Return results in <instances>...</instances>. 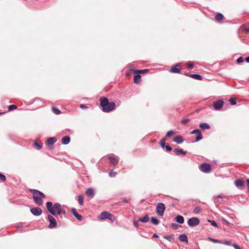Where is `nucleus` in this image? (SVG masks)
Wrapping results in <instances>:
<instances>
[{"instance_id": "nucleus-1", "label": "nucleus", "mask_w": 249, "mask_h": 249, "mask_svg": "<svg viewBox=\"0 0 249 249\" xmlns=\"http://www.w3.org/2000/svg\"><path fill=\"white\" fill-rule=\"evenodd\" d=\"M47 210L53 215H59L62 217V215L65 216L66 214V211L62 207V205L59 203H55L53 205V203L48 201L46 203Z\"/></svg>"}, {"instance_id": "nucleus-2", "label": "nucleus", "mask_w": 249, "mask_h": 249, "mask_svg": "<svg viewBox=\"0 0 249 249\" xmlns=\"http://www.w3.org/2000/svg\"><path fill=\"white\" fill-rule=\"evenodd\" d=\"M100 106L102 108L103 111L105 112H109L115 109V104L114 102H109L108 100L106 97H101Z\"/></svg>"}, {"instance_id": "nucleus-3", "label": "nucleus", "mask_w": 249, "mask_h": 249, "mask_svg": "<svg viewBox=\"0 0 249 249\" xmlns=\"http://www.w3.org/2000/svg\"><path fill=\"white\" fill-rule=\"evenodd\" d=\"M30 191L33 194V198L34 202L39 206L42 205L43 204L42 198L45 197V195L41 192L36 189H30Z\"/></svg>"}, {"instance_id": "nucleus-4", "label": "nucleus", "mask_w": 249, "mask_h": 249, "mask_svg": "<svg viewBox=\"0 0 249 249\" xmlns=\"http://www.w3.org/2000/svg\"><path fill=\"white\" fill-rule=\"evenodd\" d=\"M199 170L205 173H210L212 171L211 165L208 163H203L199 166Z\"/></svg>"}, {"instance_id": "nucleus-5", "label": "nucleus", "mask_w": 249, "mask_h": 249, "mask_svg": "<svg viewBox=\"0 0 249 249\" xmlns=\"http://www.w3.org/2000/svg\"><path fill=\"white\" fill-rule=\"evenodd\" d=\"M165 210V206L162 203H158L156 207V213L157 214L160 216H162L164 214V211Z\"/></svg>"}, {"instance_id": "nucleus-6", "label": "nucleus", "mask_w": 249, "mask_h": 249, "mask_svg": "<svg viewBox=\"0 0 249 249\" xmlns=\"http://www.w3.org/2000/svg\"><path fill=\"white\" fill-rule=\"evenodd\" d=\"M47 218L50 222V224L48 225V228L50 229L55 228L57 226V221L53 216L52 215L49 214Z\"/></svg>"}, {"instance_id": "nucleus-7", "label": "nucleus", "mask_w": 249, "mask_h": 249, "mask_svg": "<svg viewBox=\"0 0 249 249\" xmlns=\"http://www.w3.org/2000/svg\"><path fill=\"white\" fill-rule=\"evenodd\" d=\"M199 219L196 217L191 218L188 220V224L190 227H195L199 224Z\"/></svg>"}, {"instance_id": "nucleus-8", "label": "nucleus", "mask_w": 249, "mask_h": 249, "mask_svg": "<svg viewBox=\"0 0 249 249\" xmlns=\"http://www.w3.org/2000/svg\"><path fill=\"white\" fill-rule=\"evenodd\" d=\"M191 134L197 135L196 140L194 141L195 142H198L203 138L201 131L198 129H196L194 130L193 131H192Z\"/></svg>"}, {"instance_id": "nucleus-9", "label": "nucleus", "mask_w": 249, "mask_h": 249, "mask_svg": "<svg viewBox=\"0 0 249 249\" xmlns=\"http://www.w3.org/2000/svg\"><path fill=\"white\" fill-rule=\"evenodd\" d=\"M31 213L35 216H39L42 214V211L40 208L36 207L30 209Z\"/></svg>"}, {"instance_id": "nucleus-10", "label": "nucleus", "mask_w": 249, "mask_h": 249, "mask_svg": "<svg viewBox=\"0 0 249 249\" xmlns=\"http://www.w3.org/2000/svg\"><path fill=\"white\" fill-rule=\"evenodd\" d=\"M235 186L239 188L242 189L245 186V182L242 179H237L234 181Z\"/></svg>"}, {"instance_id": "nucleus-11", "label": "nucleus", "mask_w": 249, "mask_h": 249, "mask_svg": "<svg viewBox=\"0 0 249 249\" xmlns=\"http://www.w3.org/2000/svg\"><path fill=\"white\" fill-rule=\"evenodd\" d=\"M179 64H177V65L174 66L173 67H172L169 71L170 72H171L172 73H180V71H181L180 69L179 68H178V67H179Z\"/></svg>"}, {"instance_id": "nucleus-12", "label": "nucleus", "mask_w": 249, "mask_h": 249, "mask_svg": "<svg viewBox=\"0 0 249 249\" xmlns=\"http://www.w3.org/2000/svg\"><path fill=\"white\" fill-rule=\"evenodd\" d=\"M71 213L73 216L75 217L78 220L81 221L83 219L82 215L78 213L76 210L75 208H72L71 209Z\"/></svg>"}, {"instance_id": "nucleus-13", "label": "nucleus", "mask_w": 249, "mask_h": 249, "mask_svg": "<svg viewBox=\"0 0 249 249\" xmlns=\"http://www.w3.org/2000/svg\"><path fill=\"white\" fill-rule=\"evenodd\" d=\"M225 103L222 100L219 99V110H220L222 107H224V109H226L229 107V105L227 104L224 106Z\"/></svg>"}, {"instance_id": "nucleus-14", "label": "nucleus", "mask_w": 249, "mask_h": 249, "mask_svg": "<svg viewBox=\"0 0 249 249\" xmlns=\"http://www.w3.org/2000/svg\"><path fill=\"white\" fill-rule=\"evenodd\" d=\"M71 141V138L68 136H64L62 138L61 140V142L63 144L66 145L68 144Z\"/></svg>"}, {"instance_id": "nucleus-15", "label": "nucleus", "mask_w": 249, "mask_h": 249, "mask_svg": "<svg viewBox=\"0 0 249 249\" xmlns=\"http://www.w3.org/2000/svg\"><path fill=\"white\" fill-rule=\"evenodd\" d=\"M86 194L88 196H89L91 198H92L95 195L94 190L91 188L87 189V190L86 191Z\"/></svg>"}, {"instance_id": "nucleus-16", "label": "nucleus", "mask_w": 249, "mask_h": 249, "mask_svg": "<svg viewBox=\"0 0 249 249\" xmlns=\"http://www.w3.org/2000/svg\"><path fill=\"white\" fill-rule=\"evenodd\" d=\"M173 142H176L178 144H180L183 142V139L181 136H177L175 137L173 140Z\"/></svg>"}, {"instance_id": "nucleus-17", "label": "nucleus", "mask_w": 249, "mask_h": 249, "mask_svg": "<svg viewBox=\"0 0 249 249\" xmlns=\"http://www.w3.org/2000/svg\"><path fill=\"white\" fill-rule=\"evenodd\" d=\"M174 151L177 155H180V154L185 155L186 154V152L184 151L181 148H176L174 149Z\"/></svg>"}, {"instance_id": "nucleus-18", "label": "nucleus", "mask_w": 249, "mask_h": 249, "mask_svg": "<svg viewBox=\"0 0 249 249\" xmlns=\"http://www.w3.org/2000/svg\"><path fill=\"white\" fill-rule=\"evenodd\" d=\"M179 240L182 242H187L188 238L186 235L184 233H183L180 235L178 237Z\"/></svg>"}, {"instance_id": "nucleus-19", "label": "nucleus", "mask_w": 249, "mask_h": 249, "mask_svg": "<svg viewBox=\"0 0 249 249\" xmlns=\"http://www.w3.org/2000/svg\"><path fill=\"white\" fill-rule=\"evenodd\" d=\"M149 220V217L147 214H146L143 217H140L138 219V221L142 223H146Z\"/></svg>"}, {"instance_id": "nucleus-20", "label": "nucleus", "mask_w": 249, "mask_h": 249, "mask_svg": "<svg viewBox=\"0 0 249 249\" xmlns=\"http://www.w3.org/2000/svg\"><path fill=\"white\" fill-rule=\"evenodd\" d=\"M108 213V212L106 211L102 212L99 216V219L100 220L107 219Z\"/></svg>"}, {"instance_id": "nucleus-21", "label": "nucleus", "mask_w": 249, "mask_h": 249, "mask_svg": "<svg viewBox=\"0 0 249 249\" xmlns=\"http://www.w3.org/2000/svg\"><path fill=\"white\" fill-rule=\"evenodd\" d=\"M176 220L179 224H183L184 221V219L182 216L178 215L176 217Z\"/></svg>"}, {"instance_id": "nucleus-22", "label": "nucleus", "mask_w": 249, "mask_h": 249, "mask_svg": "<svg viewBox=\"0 0 249 249\" xmlns=\"http://www.w3.org/2000/svg\"><path fill=\"white\" fill-rule=\"evenodd\" d=\"M221 198L222 199V201L223 203H226L228 202V198L227 196H223L222 194L219 195V203H222V201H220L219 199Z\"/></svg>"}, {"instance_id": "nucleus-23", "label": "nucleus", "mask_w": 249, "mask_h": 249, "mask_svg": "<svg viewBox=\"0 0 249 249\" xmlns=\"http://www.w3.org/2000/svg\"><path fill=\"white\" fill-rule=\"evenodd\" d=\"M199 127L202 129H209L210 128L209 124L206 123H202L200 124Z\"/></svg>"}, {"instance_id": "nucleus-24", "label": "nucleus", "mask_w": 249, "mask_h": 249, "mask_svg": "<svg viewBox=\"0 0 249 249\" xmlns=\"http://www.w3.org/2000/svg\"><path fill=\"white\" fill-rule=\"evenodd\" d=\"M110 163L113 165H116L118 163V160L115 159L114 157H109L108 158Z\"/></svg>"}, {"instance_id": "nucleus-25", "label": "nucleus", "mask_w": 249, "mask_h": 249, "mask_svg": "<svg viewBox=\"0 0 249 249\" xmlns=\"http://www.w3.org/2000/svg\"><path fill=\"white\" fill-rule=\"evenodd\" d=\"M190 76L193 78L199 80H200L202 79L201 75L197 74H190Z\"/></svg>"}, {"instance_id": "nucleus-26", "label": "nucleus", "mask_w": 249, "mask_h": 249, "mask_svg": "<svg viewBox=\"0 0 249 249\" xmlns=\"http://www.w3.org/2000/svg\"><path fill=\"white\" fill-rule=\"evenodd\" d=\"M33 103H37L38 105L37 107H42L43 106V103L39 98H36Z\"/></svg>"}, {"instance_id": "nucleus-27", "label": "nucleus", "mask_w": 249, "mask_h": 249, "mask_svg": "<svg viewBox=\"0 0 249 249\" xmlns=\"http://www.w3.org/2000/svg\"><path fill=\"white\" fill-rule=\"evenodd\" d=\"M141 80V76L140 74H137L134 76V82L135 83L138 84L140 82Z\"/></svg>"}, {"instance_id": "nucleus-28", "label": "nucleus", "mask_w": 249, "mask_h": 249, "mask_svg": "<svg viewBox=\"0 0 249 249\" xmlns=\"http://www.w3.org/2000/svg\"><path fill=\"white\" fill-rule=\"evenodd\" d=\"M163 237L171 242L174 240V235L172 234L164 235Z\"/></svg>"}, {"instance_id": "nucleus-29", "label": "nucleus", "mask_w": 249, "mask_h": 249, "mask_svg": "<svg viewBox=\"0 0 249 249\" xmlns=\"http://www.w3.org/2000/svg\"><path fill=\"white\" fill-rule=\"evenodd\" d=\"M56 142V139L54 137H51L47 140V143L49 144H53Z\"/></svg>"}, {"instance_id": "nucleus-30", "label": "nucleus", "mask_w": 249, "mask_h": 249, "mask_svg": "<svg viewBox=\"0 0 249 249\" xmlns=\"http://www.w3.org/2000/svg\"><path fill=\"white\" fill-rule=\"evenodd\" d=\"M151 223L155 225H157L160 223V221L156 217H152L151 218Z\"/></svg>"}, {"instance_id": "nucleus-31", "label": "nucleus", "mask_w": 249, "mask_h": 249, "mask_svg": "<svg viewBox=\"0 0 249 249\" xmlns=\"http://www.w3.org/2000/svg\"><path fill=\"white\" fill-rule=\"evenodd\" d=\"M236 101H237L236 99L235 98H233V97H231L229 99L230 104L232 106H233V105H235L236 104V103H237Z\"/></svg>"}, {"instance_id": "nucleus-32", "label": "nucleus", "mask_w": 249, "mask_h": 249, "mask_svg": "<svg viewBox=\"0 0 249 249\" xmlns=\"http://www.w3.org/2000/svg\"><path fill=\"white\" fill-rule=\"evenodd\" d=\"M107 219L110 220L112 222H113L115 220V217L114 215L108 213Z\"/></svg>"}, {"instance_id": "nucleus-33", "label": "nucleus", "mask_w": 249, "mask_h": 249, "mask_svg": "<svg viewBox=\"0 0 249 249\" xmlns=\"http://www.w3.org/2000/svg\"><path fill=\"white\" fill-rule=\"evenodd\" d=\"M78 201L81 206H82L83 205V197L82 195H79L78 196Z\"/></svg>"}, {"instance_id": "nucleus-34", "label": "nucleus", "mask_w": 249, "mask_h": 249, "mask_svg": "<svg viewBox=\"0 0 249 249\" xmlns=\"http://www.w3.org/2000/svg\"><path fill=\"white\" fill-rule=\"evenodd\" d=\"M52 109L53 112L55 114L58 115L61 113L60 110L55 107H52Z\"/></svg>"}, {"instance_id": "nucleus-35", "label": "nucleus", "mask_w": 249, "mask_h": 249, "mask_svg": "<svg viewBox=\"0 0 249 249\" xmlns=\"http://www.w3.org/2000/svg\"><path fill=\"white\" fill-rule=\"evenodd\" d=\"M186 66L188 69L191 70L194 68V64L193 62L190 61L187 63Z\"/></svg>"}, {"instance_id": "nucleus-36", "label": "nucleus", "mask_w": 249, "mask_h": 249, "mask_svg": "<svg viewBox=\"0 0 249 249\" xmlns=\"http://www.w3.org/2000/svg\"><path fill=\"white\" fill-rule=\"evenodd\" d=\"M34 145L37 150H40L42 147V144L38 143L36 142H34Z\"/></svg>"}, {"instance_id": "nucleus-37", "label": "nucleus", "mask_w": 249, "mask_h": 249, "mask_svg": "<svg viewBox=\"0 0 249 249\" xmlns=\"http://www.w3.org/2000/svg\"><path fill=\"white\" fill-rule=\"evenodd\" d=\"M224 18V16L223 15L219 12V25L222 24L223 22H222V20Z\"/></svg>"}, {"instance_id": "nucleus-38", "label": "nucleus", "mask_w": 249, "mask_h": 249, "mask_svg": "<svg viewBox=\"0 0 249 249\" xmlns=\"http://www.w3.org/2000/svg\"><path fill=\"white\" fill-rule=\"evenodd\" d=\"M174 134H175L174 131H173L172 130L169 131L168 132H167V133L166 134V137L168 138H169V137H171L172 136H173Z\"/></svg>"}, {"instance_id": "nucleus-39", "label": "nucleus", "mask_w": 249, "mask_h": 249, "mask_svg": "<svg viewBox=\"0 0 249 249\" xmlns=\"http://www.w3.org/2000/svg\"><path fill=\"white\" fill-rule=\"evenodd\" d=\"M6 177L5 176L0 173V180L2 182H4L6 181Z\"/></svg>"}, {"instance_id": "nucleus-40", "label": "nucleus", "mask_w": 249, "mask_h": 249, "mask_svg": "<svg viewBox=\"0 0 249 249\" xmlns=\"http://www.w3.org/2000/svg\"><path fill=\"white\" fill-rule=\"evenodd\" d=\"M17 108V106L15 105H10L8 107V109L10 111L13 110Z\"/></svg>"}, {"instance_id": "nucleus-41", "label": "nucleus", "mask_w": 249, "mask_h": 249, "mask_svg": "<svg viewBox=\"0 0 249 249\" xmlns=\"http://www.w3.org/2000/svg\"><path fill=\"white\" fill-rule=\"evenodd\" d=\"M165 140H166L165 139H162L160 140V145L162 148H164V147L165 146Z\"/></svg>"}, {"instance_id": "nucleus-42", "label": "nucleus", "mask_w": 249, "mask_h": 249, "mask_svg": "<svg viewBox=\"0 0 249 249\" xmlns=\"http://www.w3.org/2000/svg\"><path fill=\"white\" fill-rule=\"evenodd\" d=\"M249 29V28L246 25H242L240 28V29L243 31V33L246 32V30H248Z\"/></svg>"}, {"instance_id": "nucleus-43", "label": "nucleus", "mask_w": 249, "mask_h": 249, "mask_svg": "<svg viewBox=\"0 0 249 249\" xmlns=\"http://www.w3.org/2000/svg\"><path fill=\"white\" fill-rule=\"evenodd\" d=\"M200 210H201L200 208L198 207H197L195 208V209H194V212L195 213L198 214L200 212Z\"/></svg>"}, {"instance_id": "nucleus-44", "label": "nucleus", "mask_w": 249, "mask_h": 249, "mask_svg": "<svg viewBox=\"0 0 249 249\" xmlns=\"http://www.w3.org/2000/svg\"><path fill=\"white\" fill-rule=\"evenodd\" d=\"M244 61V59L242 56L239 57L236 60V61L238 63H241L243 62Z\"/></svg>"}, {"instance_id": "nucleus-45", "label": "nucleus", "mask_w": 249, "mask_h": 249, "mask_svg": "<svg viewBox=\"0 0 249 249\" xmlns=\"http://www.w3.org/2000/svg\"><path fill=\"white\" fill-rule=\"evenodd\" d=\"M213 107L215 110H218V101H215L213 103Z\"/></svg>"}, {"instance_id": "nucleus-46", "label": "nucleus", "mask_w": 249, "mask_h": 249, "mask_svg": "<svg viewBox=\"0 0 249 249\" xmlns=\"http://www.w3.org/2000/svg\"><path fill=\"white\" fill-rule=\"evenodd\" d=\"M208 240H209L210 241H212L214 243H218V239L212 238L211 237H208Z\"/></svg>"}, {"instance_id": "nucleus-47", "label": "nucleus", "mask_w": 249, "mask_h": 249, "mask_svg": "<svg viewBox=\"0 0 249 249\" xmlns=\"http://www.w3.org/2000/svg\"><path fill=\"white\" fill-rule=\"evenodd\" d=\"M219 243H222L226 245H230V242L229 241H226L222 242V241L219 240Z\"/></svg>"}, {"instance_id": "nucleus-48", "label": "nucleus", "mask_w": 249, "mask_h": 249, "mask_svg": "<svg viewBox=\"0 0 249 249\" xmlns=\"http://www.w3.org/2000/svg\"><path fill=\"white\" fill-rule=\"evenodd\" d=\"M189 119H184L181 120V123L183 124H186L189 122Z\"/></svg>"}, {"instance_id": "nucleus-49", "label": "nucleus", "mask_w": 249, "mask_h": 249, "mask_svg": "<svg viewBox=\"0 0 249 249\" xmlns=\"http://www.w3.org/2000/svg\"><path fill=\"white\" fill-rule=\"evenodd\" d=\"M116 175V173L115 172H110L109 173V176L110 177H114Z\"/></svg>"}, {"instance_id": "nucleus-50", "label": "nucleus", "mask_w": 249, "mask_h": 249, "mask_svg": "<svg viewBox=\"0 0 249 249\" xmlns=\"http://www.w3.org/2000/svg\"><path fill=\"white\" fill-rule=\"evenodd\" d=\"M211 223L213 226H215L216 227H218V224L215 221H214V220L211 221Z\"/></svg>"}, {"instance_id": "nucleus-51", "label": "nucleus", "mask_w": 249, "mask_h": 249, "mask_svg": "<svg viewBox=\"0 0 249 249\" xmlns=\"http://www.w3.org/2000/svg\"><path fill=\"white\" fill-rule=\"evenodd\" d=\"M221 219L223 221H224V222L226 224V225H229L230 224V222H228L227 220H226L225 219H224L223 217H222L221 218Z\"/></svg>"}, {"instance_id": "nucleus-52", "label": "nucleus", "mask_w": 249, "mask_h": 249, "mask_svg": "<svg viewBox=\"0 0 249 249\" xmlns=\"http://www.w3.org/2000/svg\"><path fill=\"white\" fill-rule=\"evenodd\" d=\"M164 147H165L166 150L168 151H170L172 149V147L169 145H166Z\"/></svg>"}, {"instance_id": "nucleus-53", "label": "nucleus", "mask_w": 249, "mask_h": 249, "mask_svg": "<svg viewBox=\"0 0 249 249\" xmlns=\"http://www.w3.org/2000/svg\"><path fill=\"white\" fill-rule=\"evenodd\" d=\"M148 71H149V70L148 69H144V70H142L139 71V72L142 73H144L145 72H147Z\"/></svg>"}, {"instance_id": "nucleus-54", "label": "nucleus", "mask_w": 249, "mask_h": 249, "mask_svg": "<svg viewBox=\"0 0 249 249\" xmlns=\"http://www.w3.org/2000/svg\"><path fill=\"white\" fill-rule=\"evenodd\" d=\"M172 227L174 229H177L178 227V225L176 224V223H174L172 224Z\"/></svg>"}, {"instance_id": "nucleus-55", "label": "nucleus", "mask_w": 249, "mask_h": 249, "mask_svg": "<svg viewBox=\"0 0 249 249\" xmlns=\"http://www.w3.org/2000/svg\"><path fill=\"white\" fill-rule=\"evenodd\" d=\"M138 221H134L133 222V225L135 227H138L139 226V223H138Z\"/></svg>"}, {"instance_id": "nucleus-56", "label": "nucleus", "mask_w": 249, "mask_h": 249, "mask_svg": "<svg viewBox=\"0 0 249 249\" xmlns=\"http://www.w3.org/2000/svg\"><path fill=\"white\" fill-rule=\"evenodd\" d=\"M80 107L83 109H85L87 108V106L84 104L80 105Z\"/></svg>"}, {"instance_id": "nucleus-57", "label": "nucleus", "mask_w": 249, "mask_h": 249, "mask_svg": "<svg viewBox=\"0 0 249 249\" xmlns=\"http://www.w3.org/2000/svg\"><path fill=\"white\" fill-rule=\"evenodd\" d=\"M233 246L235 249H242L238 245L236 244H234Z\"/></svg>"}, {"instance_id": "nucleus-58", "label": "nucleus", "mask_w": 249, "mask_h": 249, "mask_svg": "<svg viewBox=\"0 0 249 249\" xmlns=\"http://www.w3.org/2000/svg\"><path fill=\"white\" fill-rule=\"evenodd\" d=\"M244 34L249 36V29L248 30H246V32Z\"/></svg>"}, {"instance_id": "nucleus-59", "label": "nucleus", "mask_w": 249, "mask_h": 249, "mask_svg": "<svg viewBox=\"0 0 249 249\" xmlns=\"http://www.w3.org/2000/svg\"><path fill=\"white\" fill-rule=\"evenodd\" d=\"M245 60L247 62V63H249V56L247 57L245 59Z\"/></svg>"}, {"instance_id": "nucleus-60", "label": "nucleus", "mask_w": 249, "mask_h": 249, "mask_svg": "<svg viewBox=\"0 0 249 249\" xmlns=\"http://www.w3.org/2000/svg\"><path fill=\"white\" fill-rule=\"evenodd\" d=\"M215 19L216 21H218V13L215 15Z\"/></svg>"}, {"instance_id": "nucleus-61", "label": "nucleus", "mask_w": 249, "mask_h": 249, "mask_svg": "<svg viewBox=\"0 0 249 249\" xmlns=\"http://www.w3.org/2000/svg\"><path fill=\"white\" fill-rule=\"evenodd\" d=\"M158 237H159L158 235L156 233H154L152 236L153 238H157Z\"/></svg>"}, {"instance_id": "nucleus-62", "label": "nucleus", "mask_w": 249, "mask_h": 249, "mask_svg": "<svg viewBox=\"0 0 249 249\" xmlns=\"http://www.w3.org/2000/svg\"><path fill=\"white\" fill-rule=\"evenodd\" d=\"M123 201L124 203H128V200L127 199H125V198L123 200Z\"/></svg>"}, {"instance_id": "nucleus-63", "label": "nucleus", "mask_w": 249, "mask_h": 249, "mask_svg": "<svg viewBox=\"0 0 249 249\" xmlns=\"http://www.w3.org/2000/svg\"><path fill=\"white\" fill-rule=\"evenodd\" d=\"M17 228H18V229H22V226L21 225H18V226Z\"/></svg>"}, {"instance_id": "nucleus-64", "label": "nucleus", "mask_w": 249, "mask_h": 249, "mask_svg": "<svg viewBox=\"0 0 249 249\" xmlns=\"http://www.w3.org/2000/svg\"><path fill=\"white\" fill-rule=\"evenodd\" d=\"M185 74L186 75H187V76H190V75H189V74H188V73H185Z\"/></svg>"}]
</instances>
